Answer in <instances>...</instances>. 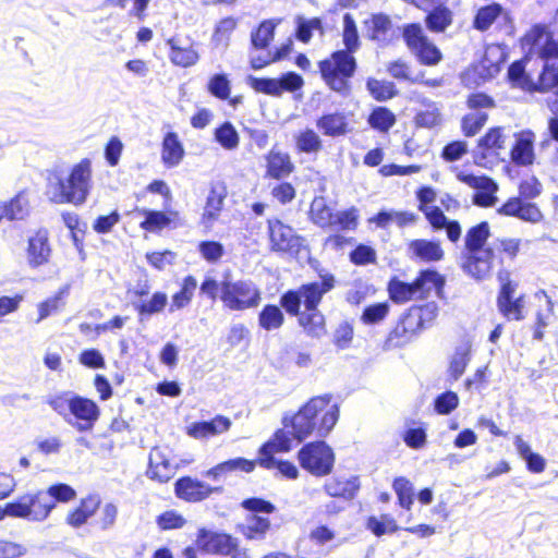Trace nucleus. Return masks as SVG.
<instances>
[{
	"label": "nucleus",
	"instance_id": "obj_1",
	"mask_svg": "<svg viewBox=\"0 0 558 558\" xmlns=\"http://www.w3.org/2000/svg\"><path fill=\"white\" fill-rule=\"evenodd\" d=\"M343 49H337L329 57L317 62L320 78L326 86L342 98L352 95V78L357 71L354 53L361 47L360 35L353 15L349 12L342 16Z\"/></svg>",
	"mask_w": 558,
	"mask_h": 558
},
{
	"label": "nucleus",
	"instance_id": "obj_2",
	"mask_svg": "<svg viewBox=\"0 0 558 558\" xmlns=\"http://www.w3.org/2000/svg\"><path fill=\"white\" fill-rule=\"evenodd\" d=\"M76 498V490L68 483L57 482L45 489L28 492L7 502L10 518L29 522L47 520L59 504H66Z\"/></svg>",
	"mask_w": 558,
	"mask_h": 558
},
{
	"label": "nucleus",
	"instance_id": "obj_3",
	"mask_svg": "<svg viewBox=\"0 0 558 558\" xmlns=\"http://www.w3.org/2000/svg\"><path fill=\"white\" fill-rule=\"evenodd\" d=\"M525 56L513 61L507 70V81L513 88L533 94L534 78L526 71V64L533 56L546 59L558 56V41H556L544 24H535L521 40Z\"/></svg>",
	"mask_w": 558,
	"mask_h": 558
},
{
	"label": "nucleus",
	"instance_id": "obj_4",
	"mask_svg": "<svg viewBox=\"0 0 558 558\" xmlns=\"http://www.w3.org/2000/svg\"><path fill=\"white\" fill-rule=\"evenodd\" d=\"M48 189L53 204L84 205L92 190V161L83 158L65 175L61 169H53L48 174Z\"/></svg>",
	"mask_w": 558,
	"mask_h": 558
},
{
	"label": "nucleus",
	"instance_id": "obj_5",
	"mask_svg": "<svg viewBox=\"0 0 558 558\" xmlns=\"http://www.w3.org/2000/svg\"><path fill=\"white\" fill-rule=\"evenodd\" d=\"M46 403L77 433H92L101 415L98 403L72 390L49 395Z\"/></svg>",
	"mask_w": 558,
	"mask_h": 558
},
{
	"label": "nucleus",
	"instance_id": "obj_6",
	"mask_svg": "<svg viewBox=\"0 0 558 558\" xmlns=\"http://www.w3.org/2000/svg\"><path fill=\"white\" fill-rule=\"evenodd\" d=\"M461 269L476 281H482L488 274V221L483 220L471 227L464 236L461 251Z\"/></svg>",
	"mask_w": 558,
	"mask_h": 558
},
{
	"label": "nucleus",
	"instance_id": "obj_7",
	"mask_svg": "<svg viewBox=\"0 0 558 558\" xmlns=\"http://www.w3.org/2000/svg\"><path fill=\"white\" fill-rule=\"evenodd\" d=\"M240 507L247 512L245 522L238 523L236 532L241 533L248 541H263L271 529V522L268 518L277 511V507L270 500L253 496L244 498Z\"/></svg>",
	"mask_w": 558,
	"mask_h": 558
},
{
	"label": "nucleus",
	"instance_id": "obj_8",
	"mask_svg": "<svg viewBox=\"0 0 558 558\" xmlns=\"http://www.w3.org/2000/svg\"><path fill=\"white\" fill-rule=\"evenodd\" d=\"M331 400V393L312 397L300 407L298 412L284 413L281 424L286 428H292L296 434V441L303 442L316 432L318 414L329 407Z\"/></svg>",
	"mask_w": 558,
	"mask_h": 558
},
{
	"label": "nucleus",
	"instance_id": "obj_9",
	"mask_svg": "<svg viewBox=\"0 0 558 558\" xmlns=\"http://www.w3.org/2000/svg\"><path fill=\"white\" fill-rule=\"evenodd\" d=\"M244 81L257 94L280 98L283 94L290 93L295 100L302 98L305 84L304 77L295 71L282 72L277 77L247 74Z\"/></svg>",
	"mask_w": 558,
	"mask_h": 558
},
{
	"label": "nucleus",
	"instance_id": "obj_10",
	"mask_svg": "<svg viewBox=\"0 0 558 558\" xmlns=\"http://www.w3.org/2000/svg\"><path fill=\"white\" fill-rule=\"evenodd\" d=\"M267 235L270 252L299 259L303 251L310 253L306 239L277 217L267 219Z\"/></svg>",
	"mask_w": 558,
	"mask_h": 558
},
{
	"label": "nucleus",
	"instance_id": "obj_11",
	"mask_svg": "<svg viewBox=\"0 0 558 558\" xmlns=\"http://www.w3.org/2000/svg\"><path fill=\"white\" fill-rule=\"evenodd\" d=\"M296 460L302 470L315 477H325L332 473L336 453L324 439L306 441L296 452Z\"/></svg>",
	"mask_w": 558,
	"mask_h": 558
},
{
	"label": "nucleus",
	"instance_id": "obj_12",
	"mask_svg": "<svg viewBox=\"0 0 558 558\" xmlns=\"http://www.w3.org/2000/svg\"><path fill=\"white\" fill-rule=\"evenodd\" d=\"M499 289L496 298V306L499 314L507 320L521 322L525 318V295L514 296L518 282L511 278V272L501 269L497 274Z\"/></svg>",
	"mask_w": 558,
	"mask_h": 558
},
{
	"label": "nucleus",
	"instance_id": "obj_13",
	"mask_svg": "<svg viewBox=\"0 0 558 558\" xmlns=\"http://www.w3.org/2000/svg\"><path fill=\"white\" fill-rule=\"evenodd\" d=\"M223 306L230 311L243 312L256 308L262 302V291L252 280L233 281L231 277L221 295Z\"/></svg>",
	"mask_w": 558,
	"mask_h": 558
},
{
	"label": "nucleus",
	"instance_id": "obj_14",
	"mask_svg": "<svg viewBox=\"0 0 558 558\" xmlns=\"http://www.w3.org/2000/svg\"><path fill=\"white\" fill-rule=\"evenodd\" d=\"M132 214L143 216L144 219L140 222V228L155 234H159L165 229L173 230L182 226L180 213L172 209L171 206H162V209L158 210L135 205L132 210L126 213V215Z\"/></svg>",
	"mask_w": 558,
	"mask_h": 558
},
{
	"label": "nucleus",
	"instance_id": "obj_15",
	"mask_svg": "<svg viewBox=\"0 0 558 558\" xmlns=\"http://www.w3.org/2000/svg\"><path fill=\"white\" fill-rule=\"evenodd\" d=\"M239 538L222 530L199 527L196 533L195 544L201 554L228 556L238 547Z\"/></svg>",
	"mask_w": 558,
	"mask_h": 558
},
{
	"label": "nucleus",
	"instance_id": "obj_16",
	"mask_svg": "<svg viewBox=\"0 0 558 558\" xmlns=\"http://www.w3.org/2000/svg\"><path fill=\"white\" fill-rule=\"evenodd\" d=\"M404 2L423 10L424 23L432 33H444L453 20L452 11L446 5L448 0H403Z\"/></svg>",
	"mask_w": 558,
	"mask_h": 558
},
{
	"label": "nucleus",
	"instance_id": "obj_17",
	"mask_svg": "<svg viewBox=\"0 0 558 558\" xmlns=\"http://www.w3.org/2000/svg\"><path fill=\"white\" fill-rule=\"evenodd\" d=\"M405 255L416 264H434L444 259L445 252L438 239H413L407 243Z\"/></svg>",
	"mask_w": 558,
	"mask_h": 558
},
{
	"label": "nucleus",
	"instance_id": "obj_18",
	"mask_svg": "<svg viewBox=\"0 0 558 558\" xmlns=\"http://www.w3.org/2000/svg\"><path fill=\"white\" fill-rule=\"evenodd\" d=\"M336 278L327 271L319 272V280L302 284L298 290L305 310H318L323 296L335 288Z\"/></svg>",
	"mask_w": 558,
	"mask_h": 558
},
{
	"label": "nucleus",
	"instance_id": "obj_19",
	"mask_svg": "<svg viewBox=\"0 0 558 558\" xmlns=\"http://www.w3.org/2000/svg\"><path fill=\"white\" fill-rule=\"evenodd\" d=\"M352 114L350 112V116ZM315 125L322 135L331 138L345 136L353 131L349 122V113L343 110L324 112L316 119Z\"/></svg>",
	"mask_w": 558,
	"mask_h": 558
},
{
	"label": "nucleus",
	"instance_id": "obj_20",
	"mask_svg": "<svg viewBox=\"0 0 558 558\" xmlns=\"http://www.w3.org/2000/svg\"><path fill=\"white\" fill-rule=\"evenodd\" d=\"M446 277L435 267H427L418 270L413 279L414 287L420 300H425L434 291L438 299L445 295Z\"/></svg>",
	"mask_w": 558,
	"mask_h": 558
},
{
	"label": "nucleus",
	"instance_id": "obj_21",
	"mask_svg": "<svg viewBox=\"0 0 558 558\" xmlns=\"http://www.w3.org/2000/svg\"><path fill=\"white\" fill-rule=\"evenodd\" d=\"M497 214L514 217L530 223L541 222L544 218L541 209L535 203L526 202L520 197H510L506 203L497 208Z\"/></svg>",
	"mask_w": 558,
	"mask_h": 558
},
{
	"label": "nucleus",
	"instance_id": "obj_22",
	"mask_svg": "<svg viewBox=\"0 0 558 558\" xmlns=\"http://www.w3.org/2000/svg\"><path fill=\"white\" fill-rule=\"evenodd\" d=\"M26 254L31 268H38L49 262L51 246L49 232L46 228H40L35 235L28 238Z\"/></svg>",
	"mask_w": 558,
	"mask_h": 558
},
{
	"label": "nucleus",
	"instance_id": "obj_23",
	"mask_svg": "<svg viewBox=\"0 0 558 558\" xmlns=\"http://www.w3.org/2000/svg\"><path fill=\"white\" fill-rule=\"evenodd\" d=\"M232 421L222 414H216L209 420L192 422L186 426V434L195 439H204L220 435L230 429Z\"/></svg>",
	"mask_w": 558,
	"mask_h": 558
},
{
	"label": "nucleus",
	"instance_id": "obj_24",
	"mask_svg": "<svg viewBox=\"0 0 558 558\" xmlns=\"http://www.w3.org/2000/svg\"><path fill=\"white\" fill-rule=\"evenodd\" d=\"M101 497L98 493H90L82 498L78 505L69 511L65 522L73 529H80L97 513L101 506Z\"/></svg>",
	"mask_w": 558,
	"mask_h": 558
},
{
	"label": "nucleus",
	"instance_id": "obj_25",
	"mask_svg": "<svg viewBox=\"0 0 558 558\" xmlns=\"http://www.w3.org/2000/svg\"><path fill=\"white\" fill-rule=\"evenodd\" d=\"M295 440L296 434L292 428H277L270 438L259 446L257 457L288 453L293 449Z\"/></svg>",
	"mask_w": 558,
	"mask_h": 558
},
{
	"label": "nucleus",
	"instance_id": "obj_26",
	"mask_svg": "<svg viewBox=\"0 0 558 558\" xmlns=\"http://www.w3.org/2000/svg\"><path fill=\"white\" fill-rule=\"evenodd\" d=\"M207 483L197 477L184 475L175 480L173 492L177 498L187 502H201L205 499Z\"/></svg>",
	"mask_w": 558,
	"mask_h": 558
},
{
	"label": "nucleus",
	"instance_id": "obj_27",
	"mask_svg": "<svg viewBox=\"0 0 558 558\" xmlns=\"http://www.w3.org/2000/svg\"><path fill=\"white\" fill-rule=\"evenodd\" d=\"M460 81L466 88H476L488 81V44L484 41L482 56L460 73Z\"/></svg>",
	"mask_w": 558,
	"mask_h": 558
},
{
	"label": "nucleus",
	"instance_id": "obj_28",
	"mask_svg": "<svg viewBox=\"0 0 558 558\" xmlns=\"http://www.w3.org/2000/svg\"><path fill=\"white\" fill-rule=\"evenodd\" d=\"M543 60V66L537 81L534 82V93H549L558 99V56H549Z\"/></svg>",
	"mask_w": 558,
	"mask_h": 558
},
{
	"label": "nucleus",
	"instance_id": "obj_29",
	"mask_svg": "<svg viewBox=\"0 0 558 558\" xmlns=\"http://www.w3.org/2000/svg\"><path fill=\"white\" fill-rule=\"evenodd\" d=\"M265 178L283 180L295 170V166L292 162L290 155L288 153L276 150L275 148L270 149L265 155Z\"/></svg>",
	"mask_w": 558,
	"mask_h": 558
},
{
	"label": "nucleus",
	"instance_id": "obj_30",
	"mask_svg": "<svg viewBox=\"0 0 558 558\" xmlns=\"http://www.w3.org/2000/svg\"><path fill=\"white\" fill-rule=\"evenodd\" d=\"M168 303V294L163 291H156L149 298L132 301V306L137 313L138 322L144 323L153 316L161 314Z\"/></svg>",
	"mask_w": 558,
	"mask_h": 558
},
{
	"label": "nucleus",
	"instance_id": "obj_31",
	"mask_svg": "<svg viewBox=\"0 0 558 558\" xmlns=\"http://www.w3.org/2000/svg\"><path fill=\"white\" fill-rule=\"evenodd\" d=\"M363 24L371 40L388 43L395 36L392 21L384 12L373 13Z\"/></svg>",
	"mask_w": 558,
	"mask_h": 558
},
{
	"label": "nucleus",
	"instance_id": "obj_32",
	"mask_svg": "<svg viewBox=\"0 0 558 558\" xmlns=\"http://www.w3.org/2000/svg\"><path fill=\"white\" fill-rule=\"evenodd\" d=\"M185 156L182 141L174 131H168L161 142V162L167 169L178 167Z\"/></svg>",
	"mask_w": 558,
	"mask_h": 558
},
{
	"label": "nucleus",
	"instance_id": "obj_33",
	"mask_svg": "<svg viewBox=\"0 0 558 558\" xmlns=\"http://www.w3.org/2000/svg\"><path fill=\"white\" fill-rule=\"evenodd\" d=\"M280 22V19H267L253 27L250 34L251 49L255 51L267 50L275 38L276 28Z\"/></svg>",
	"mask_w": 558,
	"mask_h": 558
},
{
	"label": "nucleus",
	"instance_id": "obj_34",
	"mask_svg": "<svg viewBox=\"0 0 558 558\" xmlns=\"http://www.w3.org/2000/svg\"><path fill=\"white\" fill-rule=\"evenodd\" d=\"M227 195L228 192L225 182H217L210 185L205 202L204 213L202 215V220L204 222L211 223L219 218Z\"/></svg>",
	"mask_w": 558,
	"mask_h": 558
},
{
	"label": "nucleus",
	"instance_id": "obj_35",
	"mask_svg": "<svg viewBox=\"0 0 558 558\" xmlns=\"http://www.w3.org/2000/svg\"><path fill=\"white\" fill-rule=\"evenodd\" d=\"M511 160L527 167L534 162V134L531 131L522 132L515 140L511 151Z\"/></svg>",
	"mask_w": 558,
	"mask_h": 558
},
{
	"label": "nucleus",
	"instance_id": "obj_36",
	"mask_svg": "<svg viewBox=\"0 0 558 558\" xmlns=\"http://www.w3.org/2000/svg\"><path fill=\"white\" fill-rule=\"evenodd\" d=\"M386 290L389 300L395 304H404L412 300H420L413 280L404 281L397 275L389 278Z\"/></svg>",
	"mask_w": 558,
	"mask_h": 558
},
{
	"label": "nucleus",
	"instance_id": "obj_37",
	"mask_svg": "<svg viewBox=\"0 0 558 558\" xmlns=\"http://www.w3.org/2000/svg\"><path fill=\"white\" fill-rule=\"evenodd\" d=\"M214 274L215 270L207 271L197 287L198 298L209 300L211 303H216L218 300L221 301L225 286L228 283L229 277H231L230 270L223 274L222 280H218Z\"/></svg>",
	"mask_w": 558,
	"mask_h": 558
},
{
	"label": "nucleus",
	"instance_id": "obj_38",
	"mask_svg": "<svg viewBox=\"0 0 558 558\" xmlns=\"http://www.w3.org/2000/svg\"><path fill=\"white\" fill-rule=\"evenodd\" d=\"M361 488L360 477L356 475L350 476L344 482L335 480L327 482L324 485L325 493L335 498H342L344 500H353Z\"/></svg>",
	"mask_w": 558,
	"mask_h": 558
},
{
	"label": "nucleus",
	"instance_id": "obj_39",
	"mask_svg": "<svg viewBox=\"0 0 558 558\" xmlns=\"http://www.w3.org/2000/svg\"><path fill=\"white\" fill-rule=\"evenodd\" d=\"M198 287L197 279L193 275H186L180 282V289L171 296L169 313H174L189 306Z\"/></svg>",
	"mask_w": 558,
	"mask_h": 558
},
{
	"label": "nucleus",
	"instance_id": "obj_40",
	"mask_svg": "<svg viewBox=\"0 0 558 558\" xmlns=\"http://www.w3.org/2000/svg\"><path fill=\"white\" fill-rule=\"evenodd\" d=\"M170 461L157 448H154L148 457L146 476L159 483H167L170 475Z\"/></svg>",
	"mask_w": 558,
	"mask_h": 558
},
{
	"label": "nucleus",
	"instance_id": "obj_41",
	"mask_svg": "<svg viewBox=\"0 0 558 558\" xmlns=\"http://www.w3.org/2000/svg\"><path fill=\"white\" fill-rule=\"evenodd\" d=\"M258 465L265 470H275L276 476L284 480H296L300 475L298 466L290 460L278 459L276 456L257 457Z\"/></svg>",
	"mask_w": 558,
	"mask_h": 558
},
{
	"label": "nucleus",
	"instance_id": "obj_42",
	"mask_svg": "<svg viewBox=\"0 0 558 558\" xmlns=\"http://www.w3.org/2000/svg\"><path fill=\"white\" fill-rule=\"evenodd\" d=\"M298 323L311 338L319 339L327 332L325 316L319 310H304L302 314H300Z\"/></svg>",
	"mask_w": 558,
	"mask_h": 558
},
{
	"label": "nucleus",
	"instance_id": "obj_43",
	"mask_svg": "<svg viewBox=\"0 0 558 558\" xmlns=\"http://www.w3.org/2000/svg\"><path fill=\"white\" fill-rule=\"evenodd\" d=\"M471 360V343L463 341L458 344L449 361L448 376L452 381H457L464 374Z\"/></svg>",
	"mask_w": 558,
	"mask_h": 558
},
{
	"label": "nucleus",
	"instance_id": "obj_44",
	"mask_svg": "<svg viewBox=\"0 0 558 558\" xmlns=\"http://www.w3.org/2000/svg\"><path fill=\"white\" fill-rule=\"evenodd\" d=\"M166 45L169 48V59L174 65L190 68L197 63L198 52L191 47H181L175 37L167 39Z\"/></svg>",
	"mask_w": 558,
	"mask_h": 558
},
{
	"label": "nucleus",
	"instance_id": "obj_45",
	"mask_svg": "<svg viewBox=\"0 0 558 558\" xmlns=\"http://www.w3.org/2000/svg\"><path fill=\"white\" fill-rule=\"evenodd\" d=\"M28 207L29 204L25 191H20L11 199L0 204L3 218L9 221L23 220L29 214Z\"/></svg>",
	"mask_w": 558,
	"mask_h": 558
},
{
	"label": "nucleus",
	"instance_id": "obj_46",
	"mask_svg": "<svg viewBox=\"0 0 558 558\" xmlns=\"http://www.w3.org/2000/svg\"><path fill=\"white\" fill-rule=\"evenodd\" d=\"M367 124L378 133H388L397 122L396 114L386 106H375L367 116Z\"/></svg>",
	"mask_w": 558,
	"mask_h": 558
},
{
	"label": "nucleus",
	"instance_id": "obj_47",
	"mask_svg": "<svg viewBox=\"0 0 558 558\" xmlns=\"http://www.w3.org/2000/svg\"><path fill=\"white\" fill-rule=\"evenodd\" d=\"M213 138L225 150H235L240 145L239 132L229 120H225L214 129Z\"/></svg>",
	"mask_w": 558,
	"mask_h": 558
},
{
	"label": "nucleus",
	"instance_id": "obj_48",
	"mask_svg": "<svg viewBox=\"0 0 558 558\" xmlns=\"http://www.w3.org/2000/svg\"><path fill=\"white\" fill-rule=\"evenodd\" d=\"M365 529L376 537L391 535L401 530L396 519L389 513L368 515L365 520Z\"/></svg>",
	"mask_w": 558,
	"mask_h": 558
},
{
	"label": "nucleus",
	"instance_id": "obj_49",
	"mask_svg": "<svg viewBox=\"0 0 558 558\" xmlns=\"http://www.w3.org/2000/svg\"><path fill=\"white\" fill-rule=\"evenodd\" d=\"M391 488L397 497V505L410 511L415 501V487L405 476L399 475L392 480Z\"/></svg>",
	"mask_w": 558,
	"mask_h": 558
},
{
	"label": "nucleus",
	"instance_id": "obj_50",
	"mask_svg": "<svg viewBox=\"0 0 558 558\" xmlns=\"http://www.w3.org/2000/svg\"><path fill=\"white\" fill-rule=\"evenodd\" d=\"M514 446L520 458L525 462L527 471L531 473H542L546 468V460L543 456L534 452L531 446L520 436L515 437Z\"/></svg>",
	"mask_w": 558,
	"mask_h": 558
},
{
	"label": "nucleus",
	"instance_id": "obj_51",
	"mask_svg": "<svg viewBox=\"0 0 558 558\" xmlns=\"http://www.w3.org/2000/svg\"><path fill=\"white\" fill-rule=\"evenodd\" d=\"M365 88L373 99L379 102L388 101L399 95V89L391 81L368 77Z\"/></svg>",
	"mask_w": 558,
	"mask_h": 558
},
{
	"label": "nucleus",
	"instance_id": "obj_52",
	"mask_svg": "<svg viewBox=\"0 0 558 558\" xmlns=\"http://www.w3.org/2000/svg\"><path fill=\"white\" fill-rule=\"evenodd\" d=\"M258 327L266 331L279 329L284 324V314L276 304H265L257 315Z\"/></svg>",
	"mask_w": 558,
	"mask_h": 558
},
{
	"label": "nucleus",
	"instance_id": "obj_53",
	"mask_svg": "<svg viewBox=\"0 0 558 558\" xmlns=\"http://www.w3.org/2000/svg\"><path fill=\"white\" fill-rule=\"evenodd\" d=\"M70 290L71 283H65L52 296L41 301L38 304V318L36 323H40L56 313L63 301L69 296Z\"/></svg>",
	"mask_w": 558,
	"mask_h": 558
},
{
	"label": "nucleus",
	"instance_id": "obj_54",
	"mask_svg": "<svg viewBox=\"0 0 558 558\" xmlns=\"http://www.w3.org/2000/svg\"><path fill=\"white\" fill-rule=\"evenodd\" d=\"M231 81L227 73L225 72H218L213 75H210L207 84H206V90L207 93L219 99V100H229L231 97Z\"/></svg>",
	"mask_w": 558,
	"mask_h": 558
},
{
	"label": "nucleus",
	"instance_id": "obj_55",
	"mask_svg": "<svg viewBox=\"0 0 558 558\" xmlns=\"http://www.w3.org/2000/svg\"><path fill=\"white\" fill-rule=\"evenodd\" d=\"M360 221V211L355 206H351L343 210H335L330 228L339 231L355 230Z\"/></svg>",
	"mask_w": 558,
	"mask_h": 558
},
{
	"label": "nucleus",
	"instance_id": "obj_56",
	"mask_svg": "<svg viewBox=\"0 0 558 558\" xmlns=\"http://www.w3.org/2000/svg\"><path fill=\"white\" fill-rule=\"evenodd\" d=\"M411 52L421 64L427 66L436 65L442 59L440 49L429 38L425 39Z\"/></svg>",
	"mask_w": 558,
	"mask_h": 558
},
{
	"label": "nucleus",
	"instance_id": "obj_57",
	"mask_svg": "<svg viewBox=\"0 0 558 558\" xmlns=\"http://www.w3.org/2000/svg\"><path fill=\"white\" fill-rule=\"evenodd\" d=\"M295 146L300 153L316 154L323 149V141L313 129L306 128L295 136Z\"/></svg>",
	"mask_w": 558,
	"mask_h": 558
},
{
	"label": "nucleus",
	"instance_id": "obj_58",
	"mask_svg": "<svg viewBox=\"0 0 558 558\" xmlns=\"http://www.w3.org/2000/svg\"><path fill=\"white\" fill-rule=\"evenodd\" d=\"M390 311V304L388 301L376 302L366 305L360 316V320L367 326L378 325L385 320Z\"/></svg>",
	"mask_w": 558,
	"mask_h": 558
},
{
	"label": "nucleus",
	"instance_id": "obj_59",
	"mask_svg": "<svg viewBox=\"0 0 558 558\" xmlns=\"http://www.w3.org/2000/svg\"><path fill=\"white\" fill-rule=\"evenodd\" d=\"M335 210L326 203L324 197L315 198L311 204V220L318 227H330Z\"/></svg>",
	"mask_w": 558,
	"mask_h": 558
},
{
	"label": "nucleus",
	"instance_id": "obj_60",
	"mask_svg": "<svg viewBox=\"0 0 558 558\" xmlns=\"http://www.w3.org/2000/svg\"><path fill=\"white\" fill-rule=\"evenodd\" d=\"M398 33L410 51L428 38L420 23L403 24L401 27H398Z\"/></svg>",
	"mask_w": 558,
	"mask_h": 558
},
{
	"label": "nucleus",
	"instance_id": "obj_61",
	"mask_svg": "<svg viewBox=\"0 0 558 558\" xmlns=\"http://www.w3.org/2000/svg\"><path fill=\"white\" fill-rule=\"evenodd\" d=\"M197 252L208 264L215 265L226 254L223 244L216 240H203L197 245Z\"/></svg>",
	"mask_w": 558,
	"mask_h": 558
},
{
	"label": "nucleus",
	"instance_id": "obj_62",
	"mask_svg": "<svg viewBox=\"0 0 558 558\" xmlns=\"http://www.w3.org/2000/svg\"><path fill=\"white\" fill-rule=\"evenodd\" d=\"M340 416V407L338 403L331 404L326 412L320 417L319 422L317 421L316 435L318 439H324L331 433L335 428L336 424L339 421Z\"/></svg>",
	"mask_w": 558,
	"mask_h": 558
},
{
	"label": "nucleus",
	"instance_id": "obj_63",
	"mask_svg": "<svg viewBox=\"0 0 558 558\" xmlns=\"http://www.w3.org/2000/svg\"><path fill=\"white\" fill-rule=\"evenodd\" d=\"M349 260L355 266H367L377 263V252L366 243H359L349 253Z\"/></svg>",
	"mask_w": 558,
	"mask_h": 558
},
{
	"label": "nucleus",
	"instance_id": "obj_64",
	"mask_svg": "<svg viewBox=\"0 0 558 558\" xmlns=\"http://www.w3.org/2000/svg\"><path fill=\"white\" fill-rule=\"evenodd\" d=\"M499 28L506 35H512L514 26L510 15L505 11L501 4L490 2V27Z\"/></svg>",
	"mask_w": 558,
	"mask_h": 558
}]
</instances>
